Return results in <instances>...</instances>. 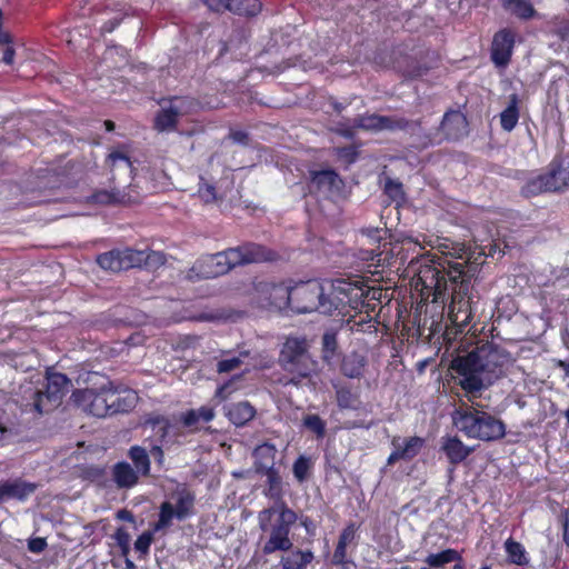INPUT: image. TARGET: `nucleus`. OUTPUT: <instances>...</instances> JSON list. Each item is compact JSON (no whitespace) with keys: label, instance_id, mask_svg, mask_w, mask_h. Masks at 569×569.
Wrapping results in <instances>:
<instances>
[{"label":"nucleus","instance_id":"obj_1","mask_svg":"<svg viewBox=\"0 0 569 569\" xmlns=\"http://www.w3.org/2000/svg\"><path fill=\"white\" fill-rule=\"evenodd\" d=\"M413 278L416 290L435 302L449 299L448 318L463 332L473 317L472 276L466 271L467 261L457 262L437 254L422 256Z\"/></svg>","mask_w":569,"mask_h":569},{"label":"nucleus","instance_id":"obj_2","mask_svg":"<svg viewBox=\"0 0 569 569\" xmlns=\"http://www.w3.org/2000/svg\"><path fill=\"white\" fill-rule=\"evenodd\" d=\"M261 475L267 478L263 495L274 502L258 512V526L262 532L260 540H263V535L267 537L261 550L264 556L277 551L287 552L293 547L290 533L298 520V515L283 500L284 485L279 470L268 468Z\"/></svg>","mask_w":569,"mask_h":569},{"label":"nucleus","instance_id":"obj_3","mask_svg":"<svg viewBox=\"0 0 569 569\" xmlns=\"http://www.w3.org/2000/svg\"><path fill=\"white\" fill-rule=\"evenodd\" d=\"M509 353L502 348L487 342L466 355L456 356L450 368L460 377L459 386L469 399L480 396L505 375Z\"/></svg>","mask_w":569,"mask_h":569},{"label":"nucleus","instance_id":"obj_4","mask_svg":"<svg viewBox=\"0 0 569 569\" xmlns=\"http://www.w3.org/2000/svg\"><path fill=\"white\" fill-rule=\"evenodd\" d=\"M277 259L278 253L274 250L257 242L247 241L237 247L201 256L188 269L186 279L189 281L213 279L227 274L237 267L273 262Z\"/></svg>","mask_w":569,"mask_h":569},{"label":"nucleus","instance_id":"obj_5","mask_svg":"<svg viewBox=\"0 0 569 569\" xmlns=\"http://www.w3.org/2000/svg\"><path fill=\"white\" fill-rule=\"evenodd\" d=\"M319 313L337 317H352V312L361 313L362 291L357 282L337 278L322 281Z\"/></svg>","mask_w":569,"mask_h":569},{"label":"nucleus","instance_id":"obj_6","mask_svg":"<svg viewBox=\"0 0 569 569\" xmlns=\"http://www.w3.org/2000/svg\"><path fill=\"white\" fill-rule=\"evenodd\" d=\"M453 426L469 439L496 441L506 435V425L491 413L465 406L456 408L451 415Z\"/></svg>","mask_w":569,"mask_h":569},{"label":"nucleus","instance_id":"obj_7","mask_svg":"<svg viewBox=\"0 0 569 569\" xmlns=\"http://www.w3.org/2000/svg\"><path fill=\"white\" fill-rule=\"evenodd\" d=\"M279 363L286 371L280 379L283 386H302L309 381L312 372L316 370V362L308 352V345L305 338L289 337L283 343Z\"/></svg>","mask_w":569,"mask_h":569},{"label":"nucleus","instance_id":"obj_8","mask_svg":"<svg viewBox=\"0 0 569 569\" xmlns=\"http://www.w3.org/2000/svg\"><path fill=\"white\" fill-rule=\"evenodd\" d=\"M70 382L64 373L48 372L43 389L31 390V401L23 405L24 412L49 413L60 406Z\"/></svg>","mask_w":569,"mask_h":569},{"label":"nucleus","instance_id":"obj_9","mask_svg":"<svg viewBox=\"0 0 569 569\" xmlns=\"http://www.w3.org/2000/svg\"><path fill=\"white\" fill-rule=\"evenodd\" d=\"M251 295L263 308L279 311L289 310L290 286L284 282H272L256 278L252 281Z\"/></svg>","mask_w":569,"mask_h":569},{"label":"nucleus","instance_id":"obj_10","mask_svg":"<svg viewBox=\"0 0 569 569\" xmlns=\"http://www.w3.org/2000/svg\"><path fill=\"white\" fill-rule=\"evenodd\" d=\"M322 281L308 280L290 286L289 310L296 313L319 312Z\"/></svg>","mask_w":569,"mask_h":569},{"label":"nucleus","instance_id":"obj_11","mask_svg":"<svg viewBox=\"0 0 569 569\" xmlns=\"http://www.w3.org/2000/svg\"><path fill=\"white\" fill-rule=\"evenodd\" d=\"M72 398L74 403L88 415L98 418L110 416L108 379L99 388L74 390Z\"/></svg>","mask_w":569,"mask_h":569},{"label":"nucleus","instance_id":"obj_12","mask_svg":"<svg viewBox=\"0 0 569 569\" xmlns=\"http://www.w3.org/2000/svg\"><path fill=\"white\" fill-rule=\"evenodd\" d=\"M417 124L408 122V119L397 116H380V114H360L353 119V128L381 131L389 130L396 131L397 129H410Z\"/></svg>","mask_w":569,"mask_h":569},{"label":"nucleus","instance_id":"obj_13","mask_svg":"<svg viewBox=\"0 0 569 569\" xmlns=\"http://www.w3.org/2000/svg\"><path fill=\"white\" fill-rule=\"evenodd\" d=\"M139 253H136V249L132 248H114L109 251L102 252L97 256V264L111 272H121L134 268V262Z\"/></svg>","mask_w":569,"mask_h":569},{"label":"nucleus","instance_id":"obj_14","mask_svg":"<svg viewBox=\"0 0 569 569\" xmlns=\"http://www.w3.org/2000/svg\"><path fill=\"white\" fill-rule=\"evenodd\" d=\"M173 101L177 102L167 109H161L154 118V129L158 131H171L177 128L179 117L182 113L190 112L198 102L193 98L189 97H174Z\"/></svg>","mask_w":569,"mask_h":569},{"label":"nucleus","instance_id":"obj_15","mask_svg":"<svg viewBox=\"0 0 569 569\" xmlns=\"http://www.w3.org/2000/svg\"><path fill=\"white\" fill-rule=\"evenodd\" d=\"M516 43V34L509 28L498 30L492 38L490 48L491 61L497 67L509 64Z\"/></svg>","mask_w":569,"mask_h":569},{"label":"nucleus","instance_id":"obj_16","mask_svg":"<svg viewBox=\"0 0 569 569\" xmlns=\"http://www.w3.org/2000/svg\"><path fill=\"white\" fill-rule=\"evenodd\" d=\"M110 416L127 413L134 409L138 393L133 389L108 379Z\"/></svg>","mask_w":569,"mask_h":569},{"label":"nucleus","instance_id":"obj_17","mask_svg":"<svg viewBox=\"0 0 569 569\" xmlns=\"http://www.w3.org/2000/svg\"><path fill=\"white\" fill-rule=\"evenodd\" d=\"M214 12L230 11L238 16L256 17L262 10L260 0H201Z\"/></svg>","mask_w":569,"mask_h":569},{"label":"nucleus","instance_id":"obj_18","mask_svg":"<svg viewBox=\"0 0 569 569\" xmlns=\"http://www.w3.org/2000/svg\"><path fill=\"white\" fill-rule=\"evenodd\" d=\"M308 187L310 192L331 194L342 189L343 180L333 169L310 170Z\"/></svg>","mask_w":569,"mask_h":569},{"label":"nucleus","instance_id":"obj_19","mask_svg":"<svg viewBox=\"0 0 569 569\" xmlns=\"http://www.w3.org/2000/svg\"><path fill=\"white\" fill-rule=\"evenodd\" d=\"M37 490V485L22 478L0 481V506L9 500L26 501Z\"/></svg>","mask_w":569,"mask_h":569},{"label":"nucleus","instance_id":"obj_20","mask_svg":"<svg viewBox=\"0 0 569 569\" xmlns=\"http://www.w3.org/2000/svg\"><path fill=\"white\" fill-rule=\"evenodd\" d=\"M140 475L127 461H118L111 468V479L119 490H128L139 483Z\"/></svg>","mask_w":569,"mask_h":569},{"label":"nucleus","instance_id":"obj_21","mask_svg":"<svg viewBox=\"0 0 569 569\" xmlns=\"http://www.w3.org/2000/svg\"><path fill=\"white\" fill-rule=\"evenodd\" d=\"M441 451L450 465L456 467L471 455L473 448L466 446L457 436H447L442 438Z\"/></svg>","mask_w":569,"mask_h":569},{"label":"nucleus","instance_id":"obj_22","mask_svg":"<svg viewBox=\"0 0 569 569\" xmlns=\"http://www.w3.org/2000/svg\"><path fill=\"white\" fill-rule=\"evenodd\" d=\"M104 167L110 171V180L114 182L116 171L121 170L126 176L131 178L133 173V166L130 157L120 150L111 151L104 159Z\"/></svg>","mask_w":569,"mask_h":569},{"label":"nucleus","instance_id":"obj_23","mask_svg":"<svg viewBox=\"0 0 569 569\" xmlns=\"http://www.w3.org/2000/svg\"><path fill=\"white\" fill-rule=\"evenodd\" d=\"M553 178L555 173H546L528 180L521 188V194L531 198L542 192H556L557 187L550 182Z\"/></svg>","mask_w":569,"mask_h":569},{"label":"nucleus","instance_id":"obj_24","mask_svg":"<svg viewBox=\"0 0 569 569\" xmlns=\"http://www.w3.org/2000/svg\"><path fill=\"white\" fill-rule=\"evenodd\" d=\"M214 418V411L211 407L202 406L199 409H190L182 412L180 416V422L184 428L192 431L199 429V422H209Z\"/></svg>","mask_w":569,"mask_h":569},{"label":"nucleus","instance_id":"obj_25","mask_svg":"<svg viewBox=\"0 0 569 569\" xmlns=\"http://www.w3.org/2000/svg\"><path fill=\"white\" fill-rule=\"evenodd\" d=\"M289 555L283 556L280 560L282 569H307L315 558L311 550H302L299 548L288 550Z\"/></svg>","mask_w":569,"mask_h":569},{"label":"nucleus","instance_id":"obj_26","mask_svg":"<svg viewBox=\"0 0 569 569\" xmlns=\"http://www.w3.org/2000/svg\"><path fill=\"white\" fill-rule=\"evenodd\" d=\"M277 455L276 446L269 442H264L260 446H258L253 450V457H254V470L257 473H262V471L267 470L268 468H276L274 467V459Z\"/></svg>","mask_w":569,"mask_h":569},{"label":"nucleus","instance_id":"obj_27","mask_svg":"<svg viewBox=\"0 0 569 569\" xmlns=\"http://www.w3.org/2000/svg\"><path fill=\"white\" fill-rule=\"evenodd\" d=\"M256 416V409L248 401L232 403L227 411L230 422L237 427H242L252 420Z\"/></svg>","mask_w":569,"mask_h":569},{"label":"nucleus","instance_id":"obj_28","mask_svg":"<svg viewBox=\"0 0 569 569\" xmlns=\"http://www.w3.org/2000/svg\"><path fill=\"white\" fill-rule=\"evenodd\" d=\"M367 366V358L358 352H351L343 357L340 370L348 378H360L363 376Z\"/></svg>","mask_w":569,"mask_h":569},{"label":"nucleus","instance_id":"obj_29","mask_svg":"<svg viewBox=\"0 0 569 569\" xmlns=\"http://www.w3.org/2000/svg\"><path fill=\"white\" fill-rule=\"evenodd\" d=\"M502 8L520 20H530L538 16L537 10L528 0H502Z\"/></svg>","mask_w":569,"mask_h":569},{"label":"nucleus","instance_id":"obj_30","mask_svg":"<svg viewBox=\"0 0 569 569\" xmlns=\"http://www.w3.org/2000/svg\"><path fill=\"white\" fill-rule=\"evenodd\" d=\"M128 457L133 463V469L142 477H148L151 470L150 455L147 449L134 445L128 450Z\"/></svg>","mask_w":569,"mask_h":569},{"label":"nucleus","instance_id":"obj_31","mask_svg":"<svg viewBox=\"0 0 569 569\" xmlns=\"http://www.w3.org/2000/svg\"><path fill=\"white\" fill-rule=\"evenodd\" d=\"M136 253H139L137 258L139 261L134 262V268H144L154 271L167 262V256L161 251L136 249Z\"/></svg>","mask_w":569,"mask_h":569},{"label":"nucleus","instance_id":"obj_32","mask_svg":"<svg viewBox=\"0 0 569 569\" xmlns=\"http://www.w3.org/2000/svg\"><path fill=\"white\" fill-rule=\"evenodd\" d=\"M408 122L417 124L415 128L410 129H400L409 133L412 139L411 146L418 150H423L429 148L435 143L433 134L431 132H427L422 126L420 120H408Z\"/></svg>","mask_w":569,"mask_h":569},{"label":"nucleus","instance_id":"obj_33","mask_svg":"<svg viewBox=\"0 0 569 569\" xmlns=\"http://www.w3.org/2000/svg\"><path fill=\"white\" fill-rule=\"evenodd\" d=\"M143 425L147 427H151L152 430L156 431V435L159 438V441L162 443L166 441L167 437L169 436V430L171 428L170 420L159 413V412H150L144 416Z\"/></svg>","mask_w":569,"mask_h":569},{"label":"nucleus","instance_id":"obj_34","mask_svg":"<svg viewBox=\"0 0 569 569\" xmlns=\"http://www.w3.org/2000/svg\"><path fill=\"white\" fill-rule=\"evenodd\" d=\"M362 291V297L360 298L362 305H361V312H366L369 315L370 312L375 311L377 307V301H380V298L382 296L381 288L370 287L363 281H356Z\"/></svg>","mask_w":569,"mask_h":569},{"label":"nucleus","instance_id":"obj_35","mask_svg":"<svg viewBox=\"0 0 569 569\" xmlns=\"http://www.w3.org/2000/svg\"><path fill=\"white\" fill-rule=\"evenodd\" d=\"M220 353L223 358L217 362L218 373H229L239 369L243 363V358L249 356V351H240L238 356L231 357H229L231 355V350H221Z\"/></svg>","mask_w":569,"mask_h":569},{"label":"nucleus","instance_id":"obj_36","mask_svg":"<svg viewBox=\"0 0 569 569\" xmlns=\"http://www.w3.org/2000/svg\"><path fill=\"white\" fill-rule=\"evenodd\" d=\"M505 550L510 563L517 566H528L529 559L527 557L525 547L520 542L513 540L512 538H508L505 542Z\"/></svg>","mask_w":569,"mask_h":569},{"label":"nucleus","instance_id":"obj_37","mask_svg":"<svg viewBox=\"0 0 569 569\" xmlns=\"http://www.w3.org/2000/svg\"><path fill=\"white\" fill-rule=\"evenodd\" d=\"M519 120L518 98L512 94L507 108L500 113V124L505 131L515 129Z\"/></svg>","mask_w":569,"mask_h":569},{"label":"nucleus","instance_id":"obj_38","mask_svg":"<svg viewBox=\"0 0 569 569\" xmlns=\"http://www.w3.org/2000/svg\"><path fill=\"white\" fill-rule=\"evenodd\" d=\"M456 560H461V555L456 549H445L438 553H429L425 558V563H427L430 568H441L447 563L453 562Z\"/></svg>","mask_w":569,"mask_h":569},{"label":"nucleus","instance_id":"obj_39","mask_svg":"<svg viewBox=\"0 0 569 569\" xmlns=\"http://www.w3.org/2000/svg\"><path fill=\"white\" fill-rule=\"evenodd\" d=\"M194 505V496L189 490L183 489L178 492L174 510L176 518L179 520L186 519L191 515Z\"/></svg>","mask_w":569,"mask_h":569},{"label":"nucleus","instance_id":"obj_40","mask_svg":"<svg viewBox=\"0 0 569 569\" xmlns=\"http://www.w3.org/2000/svg\"><path fill=\"white\" fill-rule=\"evenodd\" d=\"M347 545L337 541L330 563L339 569H357V563L348 556Z\"/></svg>","mask_w":569,"mask_h":569},{"label":"nucleus","instance_id":"obj_41","mask_svg":"<svg viewBox=\"0 0 569 569\" xmlns=\"http://www.w3.org/2000/svg\"><path fill=\"white\" fill-rule=\"evenodd\" d=\"M403 460H411L419 455L421 449L425 447V439L418 436L409 437L405 439L403 445L397 442Z\"/></svg>","mask_w":569,"mask_h":569},{"label":"nucleus","instance_id":"obj_42","mask_svg":"<svg viewBox=\"0 0 569 569\" xmlns=\"http://www.w3.org/2000/svg\"><path fill=\"white\" fill-rule=\"evenodd\" d=\"M176 518V510L172 503L163 501L159 508V518L153 525V531H161L169 528L172 525V520Z\"/></svg>","mask_w":569,"mask_h":569},{"label":"nucleus","instance_id":"obj_43","mask_svg":"<svg viewBox=\"0 0 569 569\" xmlns=\"http://www.w3.org/2000/svg\"><path fill=\"white\" fill-rule=\"evenodd\" d=\"M338 356V338L337 332L328 330L322 336V358L330 362Z\"/></svg>","mask_w":569,"mask_h":569},{"label":"nucleus","instance_id":"obj_44","mask_svg":"<svg viewBox=\"0 0 569 569\" xmlns=\"http://www.w3.org/2000/svg\"><path fill=\"white\" fill-rule=\"evenodd\" d=\"M337 405L341 409H356L358 397L349 387L336 386Z\"/></svg>","mask_w":569,"mask_h":569},{"label":"nucleus","instance_id":"obj_45","mask_svg":"<svg viewBox=\"0 0 569 569\" xmlns=\"http://www.w3.org/2000/svg\"><path fill=\"white\" fill-rule=\"evenodd\" d=\"M312 461L309 457L299 456L292 466V472L299 483H303L310 476Z\"/></svg>","mask_w":569,"mask_h":569},{"label":"nucleus","instance_id":"obj_46","mask_svg":"<svg viewBox=\"0 0 569 569\" xmlns=\"http://www.w3.org/2000/svg\"><path fill=\"white\" fill-rule=\"evenodd\" d=\"M548 173H555V178L550 180L557 187V191H562L569 187V166L556 164L552 162V168Z\"/></svg>","mask_w":569,"mask_h":569},{"label":"nucleus","instance_id":"obj_47","mask_svg":"<svg viewBox=\"0 0 569 569\" xmlns=\"http://www.w3.org/2000/svg\"><path fill=\"white\" fill-rule=\"evenodd\" d=\"M359 528H360V526L357 525L356 522H353V521L348 522L345 526V528L341 530V532L338 537V541L342 542L347 546H352L353 549L357 548L358 539H359V535H358Z\"/></svg>","mask_w":569,"mask_h":569},{"label":"nucleus","instance_id":"obj_48","mask_svg":"<svg viewBox=\"0 0 569 569\" xmlns=\"http://www.w3.org/2000/svg\"><path fill=\"white\" fill-rule=\"evenodd\" d=\"M303 426L316 435L318 439L326 436V422L318 415H307L302 420Z\"/></svg>","mask_w":569,"mask_h":569},{"label":"nucleus","instance_id":"obj_49","mask_svg":"<svg viewBox=\"0 0 569 569\" xmlns=\"http://www.w3.org/2000/svg\"><path fill=\"white\" fill-rule=\"evenodd\" d=\"M112 539L120 549L121 556L127 558L130 553L131 536L124 527H119L112 535Z\"/></svg>","mask_w":569,"mask_h":569},{"label":"nucleus","instance_id":"obj_50","mask_svg":"<svg viewBox=\"0 0 569 569\" xmlns=\"http://www.w3.org/2000/svg\"><path fill=\"white\" fill-rule=\"evenodd\" d=\"M198 194L200 199L206 203H211L217 200L216 187L213 184L206 182L202 177H200Z\"/></svg>","mask_w":569,"mask_h":569},{"label":"nucleus","instance_id":"obj_51","mask_svg":"<svg viewBox=\"0 0 569 569\" xmlns=\"http://www.w3.org/2000/svg\"><path fill=\"white\" fill-rule=\"evenodd\" d=\"M119 191L99 190L92 194L93 201L100 204H113L120 201Z\"/></svg>","mask_w":569,"mask_h":569},{"label":"nucleus","instance_id":"obj_52","mask_svg":"<svg viewBox=\"0 0 569 569\" xmlns=\"http://www.w3.org/2000/svg\"><path fill=\"white\" fill-rule=\"evenodd\" d=\"M84 476L87 479L93 482H98L100 485H104L107 470L106 467L102 466H89L84 469Z\"/></svg>","mask_w":569,"mask_h":569},{"label":"nucleus","instance_id":"obj_53","mask_svg":"<svg viewBox=\"0 0 569 569\" xmlns=\"http://www.w3.org/2000/svg\"><path fill=\"white\" fill-rule=\"evenodd\" d=\"M152 541L153 533L151 531H144L134 541V549L142 556H146L149 552Z\"/></svg>","mask_w":569,"mask_h":569},{"label":"nucleus","instance_id":"obj_54","mask_svg":"<svg viewBox=\"0 0 569 569\" xmlns=\"http://www.w3.org/2000/svg\"><path fill=\"white\" fill-rule=\"evenodd\" d=\"M446 242H441V243H438L437 246H435L432 243V241H429L428 244L431 246L432 248L433 247H438L440 249V252L445 256H451V257H455V258H462V254L461 252H465V247L463 246H460V244H457L459 248H456L453 246V243L448 244V239L445 240Z\"/></svg>","mask_w":569,"mask_h":569},{"label":"nucleus","instance_id":"obj_55","mask_svg":"<svg viewBox=\"0 0 569 569\" xmlns=\"http://www.w3.org/2000/svg\"><path fill=\"white\" fill-rule=\"evenodd\" d=\"M199 342V338L197 336H181L179 337L174 343L172 345L176 351H184L188 349H193Z\"/></svg>","mask_w":569,"mask_h":569},{"label":"nucleus","instance_id":"obj_56","mask_svg":"<svg viewBox=\"0 0 569 569\" xmlns=\"http://www.w3.org/2000/svg\"><path fill=\"white\" fill-rule=\"evenodd\" d=\"M48 547L46 538L37 537L28 541V549L32 553H41Z\"/></svg>","mask_w":569,"mask_h":569},{"label":"nucleus","instance_id":"obj_57","mask_svg":"<svg viewBox=\"0 0 569 569\" xmlns=\"http://www.w3.org/2000/svg\"><path fill=\"white\" fill-rule=\"evenodd\" d=\"M450 122L463 123L465 117L457 111L446 112L441 122L442 128L446 129Z\"/></svg>","mask_w":569,"mask_h":569},{"label":"nucleus","instance_id":"obj_58","mask_svg":"<svg viewBox=\"0 0 569 569\" xmlns=\"http://www.w3.org/2000/svg\"><path fill=\"white\" fill-rule=\"evenodd\" d=\"M398 441H399L398 437H395L391 441L392 446L395 447V450L391 451V453L389 455V457L387 459V465H389V466L396 463L399 460H403V457H402L399 448L397 447Z\"/></svg>","mask_w":569,"mask_h":569},{"label":"nucleus","instance_id":"obj_59","mask_svg":"<svg viewBox=\"0 0 569 569\" xmlns=\"http://www.w3.org/2000/svg\"><path fill=\"white\" fill-rule=\"evenodd\" d=\"M562 530L563 542L569 548V508L562 511Z\"/></svg>","mask_w":569,"mask_h":569},{"label":"nucleus","instance_id":"obj_60","mask_svg":"<svg viewBox=\"0 0 569 569\" xmlns=\"http://www.w3.org/2000/svg\"><path fill=\"white\" fill-rule=\"evenodd\" d=\"M16 50L11 44L4 46L3 52H2V62H4L8 66H11L14 61Z\"/></svg>","mask_w":569,"mask_h":569},{"label":"nucleus","instance_id":"obj_61","mask_svg":"<svg viewBox=\"0 0 569 569\" xmlns=\"http://www.w3.org/2000/svg\"><path fill=\"white\" fill-rule=\"evenodd\" d=\"M556 34L559 39L562 41L569 40V19L563 20L560 26L558 27Z\"/></svg>","mask_w":569,"mask_h":569},{"label":"nucleus","instance_id":"obj_62","mask_svg":"<svg viewBox=\"0 0 569 569\" xmlns=\"http://www.w3.org/2000/svg\"><path fill=\"white\" fill-rule=\"evenodd\" d=\"M230 138L238 143L246 144L249 140V136L247 132L241 130H234L230 132Z\"/></svg>","mask_w":569,"mask_h":569},{"label":"nucleus","instance_id":"obj_63","mask_svg":"<svg viewBox=\"0 0 569 569\" xmlns=\"http://www.w3.org/2000/svg\"><path fill=\"white\" fill-rule=\"evenodd\" d=\"M150 455L154 458L158 463H162L164 460V452L161 445H154L150 448Z\"/></svg>","mask_w":569,"mask_h":569},{"label":"nucleus","instance_id":"obj_64","mask_svg":"<svg viewBox=\"0 0 569 569\" xmlns=\"http://www.w3.org/2000/svg\"><path fill=\"white\" fill-rule=\"evenodd\" d=\"M338 153L340 157L348 159L349 162H353L357 157L356 150L351 147L341 148Z\"/></svg>","mask_w":569,"mask_h":569}]
</instances>
